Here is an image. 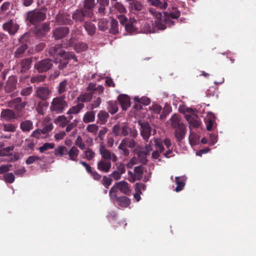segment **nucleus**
<instances>
[{
    "label": "nucleus",
    "instance_id": "1",
    "mask_svg": "<svg viewBox=\"0 0 256 256\" xmlns=\"http://www.w3.org/2000/svg\"><path fill=\"white\" fill-rule=\"evenodd\" d=\"M150 13L154 17V23L152 26L148 22L142 25V30L146 33H155L160 30H164L166 28V26H170L174 24V22L171 18L176 19L180 16V12L177 10L175 7L170 8L168 12L164 13V19H162V14L160 12L156 11L154 9L150 10Z\"/></svg>",
    "mask_w": 256,
    "mask_h": 256
},
{
    "label": "nucleus",
    "instance_id": "2",
    "mask_svg": "<svg viewBox=\"0 0 256 256\" xmlns=\"http://www.w3.org/2000/svg\"><path fill=\"white\" fill-rule=\"evenodd\" d=\"M61 48V44H56L50 48L49 52L52 55L56 56L54 58V63L56 64H58V68L63 69L68 64V59L72 58L75 62H77L78 59L73 52H63Z\"/></svg>",
    "mask_w": 256,
    "mask_h": 256
},
{
    "label": "nucleus",
    "instance_id": "3",
    "mask_svg": "<svg viewBox=\"0 0 256 256\" xmlns=\"http://www.w3.org/2000/svg\"><path fill=\"white\" fill-rule=\"evenodd\" d=\"M67 106L68 104L64 100V96L56 97L51 102L50 110L56 114H60L62 112Z\"/></svg>",
    "mask_w": 256,
    "mask_h": 256
},
{
    "label": "nucleus",
    "instance_id": "4",
    "mask_svg": "<svg viewBox=\"0 0 256 256\" xmlns=\"http://www.w3.org/2000/svg\"><path fill=\"white\" fill-rule=\"evenodd\" d=\"M118 190L126 194H130V190L128 186V183L124 181H121L116 182L110 188V197L116 198V192Z\"/></svg>",
    "mask_w": 256,
    "mask_h": 256
},
{
    "label": "nucleus",
    "instance_id": "5",
    "mask_svg": "<svg viewBox=\"0 0 256 256\" xmlns=\"http://www.w3.org/2000/svg\"><path fill=\"white\" fill-rule=\"evenodd\" d=\"M46 18V12L40 10L32 11L28 13V20L32 24L36 25Z\"/></svg>",
    "mask_w": 256,
    "mask_h": 256
},
{
    "label": "nucleus",
    "instance_id": "6",
    "mask_svg": "<svg viewBox=\"0 0 256 256\" xmlns=\"http://www.w3.org/2000/svg\"><path fill=\"white\" fill-rule=\"evenodd\" d=\"M95 89V84L90 83L86 88V92H82V94L77 98L78 102H85L90 101L94 95V90Z\"/></svg>",
    "mask_w": 256,
    "mask_h": 256
},
{
    "label": "nucleus",
    "instance_id": "7",
    "mask_svg": "<svg viewBox=\"0 0 256 256\" xmlns=\"http://www.w3.org/2000/svg\"><path fill=\"white\" fill-rule=\"evenodd\" d=\"M148 145H151L152 148L155 149L152 153V158L154 159H157L160 156V152H162L164 150V148L162 144L160 139L154 138L153 140H150Z\"/></svg>",
    "mask_w": 256,
    "mask_h": 256
},
{
    "label": "nucleus",
    "instance_id": "8",
    "mask_svg": "<svg viewBox=\"0 0 256 256\" xmlns=\"http://www.w3.org/2000/svg\"><path fill=\"white\" fill-rule=\"evenodd\" d=\"M99 151L102 158V160L110 161L112 160L113 162L117 161L118 158L116 155L108 150L103 144L100 145Z\"/></svg>",
    "mask_w": 256,
    "mask_h": 256
},
{
    "label": "nucleus",
    "instance_id": "9",
    "mask_svg": "<svg viewBox=\"0 0 256 256\" xmlns=\"http://www.w3.org/2000/svg\"><path fill=\"white\" fill-rule=\"evenodd\" d=\"M174 0H149L152 5L153 6L160 8L162 9L165 10L168 6V8H170L172 10V7H175L177 10V8L171 4V2H173ZM169 8H168V10ZM168 12V10L167 11Z\"/></svg>",
    "mask_w": 256,
    "mask_h": 256
},
{
    "label": "nucleus",
    "instance_id": "10",
    "mask_svg": "<svg viewBox=\"0 0 256 256\" xmlns=\"http://www.w3.org/2000/svg\"><path fill=\"white\" fill-rule=\"evenodd\" d=\"M52 64L49 59L44 60L35 65V68L39 72H43L50 70Z\"/></svg>",
    "mask_w": 256,
    "mask_h": 256
},
{
    "label": "nucleus",
    "instance_id": "11",
    "mask_svg": "<svg viewBox=\"0 0 256 256\" xmlns=\"http://www.w3.org/2000/svg\"><path fill=\"white\" fill-rule=\"evenodd\" d=\"M113 202L115 203L119 208H123L128 207L130 202V200L126 196L118 198L116 195V198H110Z\"/></svg>",
    "mask_w": 256,
    "mask_h": 256
},
{
    "label": "nucleus",
    "instance_id": "12",
    "mask_svg": "<svg viewBox=\"0 0 256 256\" xmlns=\"http://www.w3.org/2000/svg\"><path fill=\"white\" fill-rule=\"evenodd\" d=\"M3 28L10 34H14L18 30L19 26L12 20H10L3 24Z\"/></svg>",
    "mask_w": 256,
    "mask_h": 256
},
{
    "label": "nucleus",
    "instance_id": "13",
    "mask_svg": "<svg viewBox=\"0 0 256 256\" xmlns=\"http://www.w3.org/2000/svg\"><path fill=\"white\" fill-rule=\"evenodd\" d=\"M50 22H46L42 26L36 28L35 33L38 37L42 38L44 36L50 31Z\"/></svg>",
    "mask_w": 256,
    "mask_h": 256
},
{
    "label": "nucleus",
    "instance_id": "14",
    "mask_svg": "<svg viewBox=\"0 0 256 256\" xmlns=\"http://www.w3.org/2000/svg\"><path fill=\"white\" fill-rule=\"evenodd\" d=\"M74 39L72 38L70 40V45L74 47V49L77 52H82L86 51L88 48V44L84 42H78L74 44Z\"/></svg>",
    "mask_w": 256,
    "mask_h": 256
},
{
    "label": "nucleus",
    "instance_id": "15",
    "mask_svg": "<svg viewBox=\"0 0 256 256\" xmlns=\"http://www.w3.org/2000/svg\"><path fill=\"white\" fill-rule=\"evenodd\" d=\"M138 124L140 126V134L143 138L145 140H148L150 135L151 129L149 124L147 122H138Z\"/></svg>",
    "mask_w": 256,
    "mask_h": 256
},
{
    "label": "nucleus",
    "instance_id": "16",
    "mask_svg": "<svg viewBox=\"0 0 256 256\" xmlns=\"http://www.w3.org/2000/svg\"><path fill=\"white\" fill-rule=\"evenodd\" d=\"M96 4L94 0H85L83 10L86 12L88 16L91 17L93 15L92 8Z\"/></svg>",
    "mask_w": 256,
    "mask_h": 256
},
{
    "label": "nucleus",
    "instance_id": "17",
    "mask_svg": "<svg viewBox=\"0 0 256 256\" xmlns=\"http://www.w3.org/2000/svg\"><path fill=\"white\" fill-rule=\"evenodd\" d=\"M70 30L67 27H60L53 32V36L56 39L58 40L64 37L69 33Z\"/></svg>",
    "mask_w": 256,
    "mask_h": 256
},
{
    "label": "nucleus",
    "instance_id": "18",
    "mask_svg": "<svg viewBox=\"0 0 256 256\" xmlns=\"http://www.w3.org/2000/svg\"><path fill=\"white\" fill-rule=\"evenodd\" d=\"M56 20L60 24H69L72 22L70 15L65 13H59L56 16Z\"/></svg>",
    "mask_w": 256,
    "mask_h": 256
},
{
    "label": "nucleus",
    "instance_id": "19",
    "mask_svg": "<svg viewBox=\"0 0 256 256\" xmlns=\"http://www.w3.org/2000/svg\"><path fill=\"white\" fill-rule=\"evenodd\" d=\"M112 166L111 162L110 160H101L98 163V169L104 172H108Z\"/></svg>",
    "mask_w": 256,
    "mask_h": 256
},
{
    "label": "nucleus",
    "instance_id": "20",
    "mask_svg": "<svg viewBox=\"0 0 256 256\" xmlns=\"http://www.w3.org/2000/svg\"><path fill=\"white\" fill-rule=\"evenodd\" d=\"M145 151H140L138 152V158L139 161L142 164L146 163V156L148 153L153 150V148H152L151 145H146L145 147Z\"/></svg>",
    "mask_w": 256,
    "mask_h": 256
},
{
    "label": "nucleus",
    "instance_id": "21",
    "mask_svg": "<svg viewBox=\"0 0 256 256\" xmlns=\"http://www.w3.org/2000/svg\"><path fill=\"white\" fill-rule=\"evenodd\" d=\"M8 104L10 107L14 108L17 110H21L26 106L24 102H22V99L20 98L10 101Z\"/></svg>",
    "mask_w": 256,
    "mask_h": 256
},
{
    "label": "nucleus",
    "instance_id": "22",
    "mask_svg": "<svg viewBox=\"0 0 256 256\" xmlns=\"http://www.w3.org/2000/svg\"><path fill=\"white\" fill-rule=\"evenodd\" d=\"M118 98L123 110H126L130 106V99L127 95H120Z\"/></svg>",
    "mask_w": 256,
    "mask_h": 256
},
{
    "label": "nucleus",
    "instance_id": "23",
    "mask_svg": "<svg viewBox=\"0 0 256 256\" xmlns=\"http://www.w3.org/2000/svg\"><path fill=\"white\" fill-rule=\"evenodd\" d=\"M185 134L186 128L184 124H180L179 127L175 128V136L178 141L184 138Z\"/></svg>",
    "mask_w": 256,
    "mask_h": 256
},
{
    "label": "nucleus",
    "instance_id": "24",
    "mask_svg": "<svg viewBox=\"0 0 256 256\" xmlns=\"http://www.w3.org/2000/svg\"><path fill=\"white\" fill-rule=\"evenodd\" d=\"M49 94V90L46 88L40 87L36 90L37 96L42 100L47 99L48 98Z\"/></svg>",
    "mask_w": 256,
    "mask_h": 256
},
{
    "label": "nucleus",
    "instance_id": "25",
    "mask_svg": "<svg viewBox=\"0 0 256 256\" xmlns=\"http://www.w3.org/2000/svg\"><path fill=\"white\" fill-rule=\"evenodd\" d=\"M79 154V150L75 146H72L70 149L67 152V154L69 156V160L77 162Z\"/></svg>",
    "mask_w": 256,
    "mask_h": 256
},
{
    "label": "nucleus",
    "instance_id": "26",
    "mask_svg": "<svg viewBox=\"0 0 256 256\" xmlns=\"http://www.w3.org/2000/svg\"><path fill=\"white\" fill-rule=\"evenodd\" d=\"M70 120H68L67 118L64 115L60 116H58L54 120V122L58 126L64 128L69 122Z\"/></svg>",
    "mask_w": 256,
    "mask_h": 256
},
{
    "label": "nucleus",
    "instance_id": "27",
    "mask_svg": "<svg viewBox=\"0 0 256 256\" xmlns=\"http://www.w3.org/2000/svg\"><path fill=\"white\" fill-rule=\"evenodd\" d=\"M16 80L14 76H10L9 78L6 86V90L8 92L14 90L16 88Z\"/></svg>",
    "mask_w": 256,
    "mask_h": 256
},
{
    "label": "nucleus",
    "instance_id": "28",
    "mask_svg": "<svg viewBox=\"0 0 256 256\" xmlns=\"http://www.w3.org/2000/svg\"><path fill=\"white\" fill-rule=\"evenodd\" d=\"M15 114L14 112L10 110L6 109L3 110L1 112V118L5 120H10L14 118Z\"/></svg>",
    "mask_w": 256,
    "mask_h": 256
},
{
    "label": "nucleus",
    "instance_id": "29",
    "mask_svg": "<svg viewBox=\"0 0 256 256\" xmlns=\"http://www.w3.org/2000/svg\"><path fill=\"white\" fill-rule=\"evenodd\" d=\"M186 178L184 176H176V192H180L182 190L185 185Z\"/></svg>",
    "mask_w": 256,
    "mask_h": 256
},
{
    "label": "nucleus",
    "instance_id": "30",
    "mask_svg": "<svg viewBox=\"0 0 256 256\" xmlns=\"http://www.w3.org/2000/svg\"><path fill=\"white\" fill-rule=\"evenodd\" d=\"M88 16L86 12L82 10H76L72 15V18L76 22H82L84 17Z\"/></svg>",
    "mask_w": 256,
    "mask_h": 256
},
{
    "label": "nucleus",
    "instance_id": "31",
    "mask_svg": "<svg viewBox=\"0 0 256 256\" xmlns=\"http://www.w3.org/2000/svg\"><path fill=\"white\" fill-rule=\"evenodd\" d=\"M84 107V104L82 103H78L76 105L73 106L67 112L68 114H78Z\"/></svg>",
    "mask_w": 256,
    "mask_h": 256
},
{
    "label": "nucleus",
    "instance_id": "32",
    "mask_svg": "<svg viewBox=\"0 0 256 256\" xmlns=\"http://www.w3.org/2000/svg\"><path fill=\"white\" fill-rule=\"evenodd\" d=\"M20 128L23 132H29L32 129L33 124L30 120H26L21 123Z\"/></svg>",
    "mask_w": 256,
    "mask_h": 256
},
{
    "label": "nucleus",
    "instance_id": "33",
    "mask_svg": "<svg viewBox=\"0 0 256 256\" xmlns=\"http://www.w3.org/2000/svg\"><path fill=\"white\" fill-rule=\"evenodd\" d=\"M95 120V112L94 111H88L86 113L83 118L85 123L93 122Z\"/></svg>",
    "mask_w": 256,
    "mask_h": 256
},
{
    "label": "nucleus",
    "instance_id": "34",
    "mask_svg": "<svg viewBox=\"0 0 256 256\" xmlns=\"http://www.w3.org/2000/svg\"><path fill=\"white\" fill-rule=\"evenodd\" d=\"M84 28L88 35H92L96 32L95 25L90 22H87L84 24Z\"/></svg>",
    "mask_w": 256,
    "mask_h": 256
},
{
    "label": "nucleus",
    "instance_id": "35",
    "mask_svg": "<svg viewBox=\"0 0 256 256\" xmlns=\"http://www.w3.org/2000/svg\"><path fill=\"white\" fill-rule=\"evenodd\" d=\"M208 116L209 119L207 122L206 129L210 131L214 125L215 118L214 114L212 112H208Z\"/></svg>",
    "mask_w": 256,
    "mask_h": 256
},
{
    "label": "nucleus",
    "instance_id": "36",
    "mask_svg": "<svg viewBox=\"0 0 256 256\" xmlns=\"http://www.w3.org/2000/svg\"><path fill=\"white\" fill-rule=\"evenodd\" d=\"M30 64L31 60L29 58L22 60L20 63V72H25L26 71H27L30 67Z\"/></svg>",
    "mask_w": 256,
    "mask_h": 256
},
{
    "label": "nucleus",
    "instance_id": "37",
    "mask_svg": "<svg viewBox=\"0 0 256 256\" xmlns=\"http://www.w3.org/2000/svg\"><path fill=\"white\" fill-rule=\"evenodd\" d=\"M172 126L173 128L179 127L180 124H184L180 121V117L178 114H174L170 118Z\"/></svg>",
    "mask_w": 256,
    "mask_h": 256
},
{
    "label": "nucleus",
    "instance_id": "38",
    "mask_svg": "<svg viewBox=\"0 0 256 256\" xmlns=\"http://www.w3.org/2000/svg\"><path fill=\"white\" fill-rule=\"evenodd\" d=\"M83 158L88 160H92L95 156V152L90 148H87L84 151Z\"/></svg>",
    "mask_w": 256,
    "mask_h": 256
},
{
    "label": "nucleus",
    "instance_id": "39",
    "mask_svg": "<svg viewBox=\"0 0 256 256\" xmlns=\"http://www.w3.org/2000/svg\"><path fill=\"white\" fill-rule=\"evenodd\" d=\"M108 108L110 114H114L118 110V105L116 102H109Z\"/></svg>",
    "mask_w": 256,
    "mask_h": 256
},
{
    "label": "nucleus",
    "instance_id": "40",
    "mask_svg": "<svg viewBox=\"0 0 256 256\" xmlns=\"http://www.w3.org/2000/svg\"><path fill=\"white\" fill-rule=\"evenodd\" d=\"M134 100L138 102L141 103L144 105L147 106L149 104L150 102V100L148 97L146 96H142L140 98L138 96H134Z\"/></svg>",
    "mask_w": 256,
    "mask_h": 256
},
{
    "label": "nucleus",
    "instance_id": "41",
    "mask_svg": "<svg viewBox=\"0 0 256 256\" xmlns=\"http://www.w3.org/2000/svg\"><path fill=\"white\" fill-rule=\"evenodd\" d=\"M108 116V114L104 111H100L98 114V120L102 124H104L107 121Z\"/></svg>",
    "mask_w": 256,
    "mask_h": 256
},
{
    "label": "nucleus",
    "instance_id": "42",
    "mask_svg": "<svg viewBox=\"0 0 256 256\" xmlns=\"http://www.w3.org/2000/svg\"><path fill=\"white\" fill-rule=\"evenodd\" d=\"M200 137L198 135L190 133L189 136V141L192 146L196 145L199 142Z\"/></svg>",
    "mask_w": 256,
    "mask_h": 256
},
{
    "label": "nucleus",
    "instance_id": "43",
    "mask_svg": "<svg viewBox=\"0 0 256 256\" xmlns=\"http://www.w3.org/2000/svg\"><path fill=\"white\" fill-rule=\"evenodd\" d=\"M54 146L55 145L54 143L46 142L42 146L38 148V150L40 152L42 153L46 150L54 148Z\"/></svg>",
    "mask_w": 256,
    "mask_h": 256
},
{
    "label": "nucleus",
    "instance_id": "44",
    "mask_svg": "<svg viewBox=\"0 0 256 256\" xmlns=\"http://www.w3.org/2000/svg\"><path fill=\"white\" fill-rule=\"evenodd\" d=\"M110 32L113 34H116L118 32V22L116 20H112Z\"/></svg>",
    "mask_w": 256,
    "mask_h": 256
},
{
    "label": "nucleus",
    "instance_id": "45",
    "mask_svg": "<svg viewBox=\"0 0 256 256\" xmlns=\"http://www.w3.org/2000/svg\"><path fill=\"white\" fill-rule=\"evenodd\" d=\"M124 26L126 30L130 34H132L136 30V25L134 23H130V22L126 24Z\"/></svg>",
    "mask_w": 256,
    "mask_h": 256
},
{
    "label": "nucleus",
    "instance_id": "46",
    "mask_svg": "<svg viewBox=\"0 0 256 256\" xmlns=\"http://www.w3.org/2000/svg\"><path fill=\"white\" fill-rule=\"evenodd\" d=\"M118 148L119 150L122 151V154L126 156L128 154L129 152L128 149V146L125 139H124L122 140L120 144L118 146Z\"/></svg>",
    "mask_w": 256,
    "mask_h": 256
},
{
    "label": "nucleus",
    "instance_id": "47",
    "mask_svg": "<svg viewBox=\"0 0 256 256\" xmlns=\"http://www.w3.org/2000/svg\"><path fill=\"white\" fill-rule=\"evenodd\" d=\"M130 8L137 11L141 10L143 8L142 3L138 1L134 0L132 3H130Z\"/></svg>",
    "mask_w": 256,
    "mask_h": 256
},
{
    "label": "nucleus",
    "instance_id": "48",
    "mask_svg": "<svg viewBox=\"0 0 256 256\" xmlns=\"http://www.w3.org/2000/svg\"><path fill=\"white\" fill-rule=\"evenodd\" d=\"M16 128V126L12 124H6L2 126V129L4 132H14Z\"/></svg>",
    "mask_w": 256,
    "mask_h": 256
},
{
    "label": "nucleus",
    "instance_id": "49",
    "mask_svg": "<svg viewBox=\"0 0 256 256\" xmlns=\"http://www.w3.org/2000/svg\"><path fill=\"white\" fill-rule=\"evenodd\" d=\"M66 150V148L63 146H58L54 150V155L62 156Z\"/></svg>",
    "mask_w": 256,
    "mask_h": 256
},
{
    "label": "nucleus",
    "instance_id": "50",
    "mask_svg": "<svg viewBox=\"0 0 256 256\" xmlns=\"http://www.w3.org/2000/svg\"><path fill=\"white\" fill-rule=\"evenodd\" d=\"M4 179L6 182L11 184L14 182L15 177L12 173L9 172L4 175Z\"/></svg>",
    "mask_w": 256,
    "mask_h": 256
},
{
    "label": "nucleus",
    "instance_id": "51",
    "mask_svg": "<svg viewBox=\"0 0 256 256\" xmlns=\"http://www.w3.org/2000/svg\"><path fill=\"white\" fill-rule=\"evenodd\" d=\"M114 7L121 14H124L126 12V8L120 2H116L114 4Z\"/></svg>",
    "mask_w": 256,
    "mask_h": 256
},
{
    "label": "nucleus",
    "instance_id": "52",
    "mask_svg": "<svg viewBox=\"0 0 256 256\" xmlns=\"http://www.w3.org/2000/svg\"><path fill=\"white\" fill-rule=\"evenodd\" d=\"M40 158L36 156H31L28 157L26 161L27 164H30L34 163V162L40 160Z\"/></svg>",
    "mask_w": 256,
    "mask_h": 256
},
{
    "label": "nucleus",
    "instance_id": "53",
    "mask_svg": "<svg viewBox=\"0 0 256 256\" xmlns=\"http://www.w3.org/2000/svg\"><path fill=\"white\" fill-rule=\"evenodd\" d=\"M75 144L80 148L81 150H84L86 145L84 142L82 138L80 136H78L75 140Z\"/></svg>",
    "mask_w": 256,
    "mask_h": 256
},
{
    "label": "nucleus",
    "instance_id": "54",
    "mask_svg": "<svg viewBox=\"0 0 256 256\" xmlns=\"http://www.w3.org/2000/svg\"><path fill=\"white\" fill-rule=\"evenodd\" d=\"M66 86L67 82L66 80H64L60 83L58 87L59 94H62L66 91Z\"/></svg>",
    "mask_w": 256,
    "mask_h": 256
},
{
    "label": "nucleus",
    "instance_id": "55",
    "mask_svg": "<svg viewBox=\"0 0 256 256\" xmlns=\"http://www.w3.org/2000/svg\"><path fill=\"white\" fill-rule=\"evenodd\" d=\"M150 108L155 114H159L162 110V107L158 104H153Z\"/></svg>",
    "mask_w": 256,
    "mask_h": 256
},
{
    "label": "nucleus",
    "instance_id": "56",
    "mask_svg": "<svg viewBox=\"0 0 256 256\" xmlns=\"http://www.w3.org/2000/svg\"><path fill=\"white\" fill-rule=\"evenodd\" d=\"M98 126L96 124H88L86 128V130L90 132L96 134L98 130Z\"/></svg>",
    "mask_w": 256,
    "mask_h": 256
},
{
    "label": "nucleus",
    "instance_id": "57",
    "mask_svg": "<svg viewBox=\"0 0 256 256\" xmlns=\"http://www.w3.org/2000/svg\"><path fill=\"white\" fill-rule=\"evenodd\" d=\"M146 189V186L144 184L141 182H137L135 185V190L136 192L142 193V190H145Z\"/></svg>",
    "mask_w": 256,
    "mask_h": 256
},
{
    "label": "nucleus",
    "instance_id": "58",
    "mask_svg": "<svg viewBox=\"0 0 256 256\" xmlns=\"http://www.w3.org/2000/svg\"><path fill=\"white\" fill-rule=\"evenodd\" d=\"M27 49V46L26 44H22L18 48L15 52L16 56H18L21 54H23L24 51Z\"/></svg>",
    "mask_w": 256,
    "mask_h": 256
},
{
    "label": "nucleus",
    "instance_id": "59",
    "mask_svg": "<svg viewBox=\"0 0 256 256\" xmlns=\"http://www.w3.org/2000/svg\"><path fill=\"white\" fill-rule=\"evenodd\" d=\"M43 130L36 129L34 130L31 134V136L37 138H40L42 136V134H44Z\"/></svg>",
    "mask_w": 256,
    "mask_h": 256
},
{
    "label": "nucleus",
    "instance_id": "60",
    "mask_svg": "<svg viewBox=\"0 0 256 256\" xmlns=\"http://www.w3.org/2000/svg\"><path fill=\"white\" fill-rule=\"evenodd\" d=\"M98 26L100 30H105L108 28V22L105 20H101L98 22Z\"/></svg>",
    "mask_w": 256,
    "mask_h": 256
},
{
    "label": "nucleus",
    "instance_id": "61",
    "mask_svg": "<svg viewBox=\"0 0 256 256\" xmlns=\"http://www.w3.org/2000/svg\"><path fill=\"white\" fill-rule=\"evenodd\" d=\"M45 76L43 75H38L32 78L30 81L32 83L42 82L44 80Z\"/></svg>",
    "mask_w": 256,
    "mask_h": 256
},
{
    "label": "nucleus",
    "instance_id": "62",
    "mask_svg": "<svg viewBox=\"0 0 256 256\" xmlns=\"http://www.w3.org/2000/svg\"><path fill=\"white\" fill-rule=\"evenodd\" d=\"M102 182L106 188H108L112 184V180L110 178L104 176L102 178Z\"/></svg>",
    "mask_w": 256,
    "mask_h": 256
},
{
    "label": "nucleus",
    "instance_id": "63",
    "mask_svg": "<svg viewBox=\"0 0 256 256\" xmlns=\"http://www.w3.org/2000/svg\"><path fill=\"white\" fill-rule=\"evenodd\" d=\"M144 172V168L142 166H138L134 168V172L138 174V177H142Z\"/></svg>",
    "mask_w": 256,
    "mask_h": 256
},
{
    "label": "nucleus",
    "instance_id": "64",
    "mask_svg": "<svg viewBox=\"0 0 256 256\" xmlns=\"http://www.w3.org/2000/svg\"><path fill=\"white\" fill-rule=\"evenodd\" d=\"M186 119L189 122L190 124L194 128L198 127L200 125V122L198 120H194V118H190L188 117H186Z\"/></svg>",
    "mask_w": 256,
    "mask_h": 256
}]
</instances>
